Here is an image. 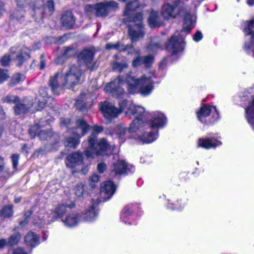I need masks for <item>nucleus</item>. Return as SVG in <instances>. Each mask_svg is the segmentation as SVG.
<instances>
[{"label": "nucleus", "mask_w": 254, "mask_h": 254, "mask_svg": "<svg viewBox=\"0 0 254 254\" xmlns=\"http://www.w3.org/2000/svg\"><path fill=\"white\" fill-rule=\"evenodd\" d=\"M82 72L79 66L71 65L65 73L57 71L53 76L50 78L49 85L54 94L60 93L62 87L70 88L79 82Z\"/></svg>", "instance_id": "1"}, {"label": "nucleus", "mask_w": 254, "mask_h": 254, "mask_svg": "<svg viewBox=\"0 0 254 254\" xmlns=\"http://www.w3.org/2000/svg\"><path fill=\"white\" fill-rule=\"evenodd\" d=\"M103 130V127L95 125L92 127V131L88 137V146L84 151L88 158H94L96 156H103L107 154L110 144L106 139L103 138L97 140L98 134Z\"/></svg>", "instance_id": "2"}, {"label": "nucleus", "mask_w": 254, "mask_h": 254, "mask_svg": "<svg viewBox=\"0 0 254 254\" xmlns=\"http://www.w3.org/2000/svg\"><path fill=\"white\" fill-rule=\"evenodd\" d=\"M128 92L131 94L139 93L142 96L149 95L154 89V81L151 76L143 75L136 78L131 75L126 78Z\"/></svg>", "instance_id": "3"}, {"label": "nucleus", "mask_w": 254, "mask_h": 254, "mask_svg": "<svg viewBox=\"0 0 254 254\" xmlns=\"http://www.w3.org/2000/svg\"><path fill=\"white\" fill-rule=\"evenodd\" d=\"M15 0L19 7L33 4L32 15L35 20L38 22H40L44 17L51 16L55 10L54 2L52 0H48L45 5H43V0Z\"/></svg>", "instance_id": "4"}, {"label": "nucleus", "mask_w": 254, "mask_h": 254, "mask_svg": "<svg viewBox=\"0 0 254 254\" xmlns=\"http://www.w3.org/2000/svg\"><path fill=\"white\" fill-rule=\"evenodd\" d=\"M123 83V79L120 76H119L116 79L107 83L104 88V90L106 93L120 99L118 102L119 106L118 110L120 111V114L124 111L125 112L127 110L129 105L132 104L128 102L126 99H121L127 95L122 87Z\"/></svg>", "instance_id": "5"}, {"label": "nucleus", "mask_w": 254, "mask_h": 254, "mask_svg": "<svg viewBox=\"0 0 254 254\" xmlns=\"http://www.w3.org/2000/svg\"><path fill=\"white\" fill-rule=\"evenodd\" d=\"M54 121V118H50L45 121H41L39 123H35L29 129V133L32 137L38 135L41 140H50L52 145L56 144L59 142V136L54 133L52 130H40V128L46 125H50Z\"/></svg>", "instance_id": "6"}, {"label": "nucleus", "mask_w": 254, "mask_h": 254, "mask_svg": "<svg viewBox=\"0 0 254 254\" xmlns=\"http://www.w3.org/2000/svg\"><path fill=\"white\" fill-rule=\"evenodd\" d=\"M90 126L83 119H79L76 121V127L71 130L74 136H70L66 139V147L75 148L80 142V138L84 135L89 130Z\"/></svg>", "instance_id": "7"}, {"label": "nucleus", "mask_w": 254, "mask_h": 254, "mask_svg": "<svg viewBox=\"0 0 254 254\" xmlns=\"http://www.w3.org/2000/svg\"><path fill=\"white\" fill-rule=\"evenodd\" d=\"M197 117L201 123L209 125L217 122L220 118V115L215 106L204 104L197 112Z\"/></svg>", "instance_id": "8"}, {"label": "nucleus", "mask_w": 254, "mask_h": 254, "mask_svg": "<svg viewBox=\"0 0 254 254\" xmlns=\"http://www.w3.org/2000/svg\"><path fill=\"white\" fill-rule=\"evenodd\" d=\"M144 112V108L141 106H135L133 104L129 105L127 110L125 112L126 116L129 118H131L132 116L135 117V119L130 124L129 132H136L139 128V126L144 123L145 120L143 118Z\"/></svg>", "instance_id": "9"}, {"label": "nucleus", "mask_w": 254, "mask_h": 254, "mask_svg": "<svg viewBox=\"0 0 254 254\" xmlns=\"http://www.w3.org/2000/svg\"><path fill=\"white\" fill-rule=\"evenodd\" d=\"M142 19V14L140 12L136 13L132 18H129L128 21L133 23L128 25V34L132 42L144 36Z\"/></svg>", "instance_id": "10"}, {"label": "nucleus", "mask_w": 254, "mask_h": 254, "mask_svg": "<svg viewBox=\"0 0 254 254\" xmlns=\"http://www.w3.org/2000/svg\"><path fill=\"white\" fill-rule=\"evenodd\" d=\"M172 0L174 3V5L166 2L162 6L161 14L165 19L169 20L183 15L186 10V6L181 3V0Z\"/></svg>", "instance_id": "11"}, {"label": "nucleus", "mask_w": 254, "mask_h": 254, "mask_svg": "<svg viewBox=\"0 0 254 254\" xmlns=\"http://www.w3.org/2000/svg\"><path fill=\"white\" fill-rule=\"evenodd\" d=\"M119 8L118 3L115 1L99 2L89 5L88 8L93 11L97 17H105L110 12L115 11Z\"/></svg>", "instance_id": "12"}, {"label": "nucleus", "mask_w": 254, "mask_h": 254, "mask_svg": "<svg viewBox=\"0 0 254 254\" xmlns=\"http://www.w3.org/2000/svg\"><path fill=\"white\" fill-rule=\"evenodd\" d=\"M149 127L147 125L144 123L140 125L137 129V131L142 132V134L139 135L138 138L143 144L152 143L158 137V130L151 127L149 128Z\"/></svg>", "instance_id": "13"}, {"label": "nucleus", "mask_w": 254, "mask_h": 254, "mask_svg": "<svg viewBox=\"0 0 254 254\" xmlns=\"http://www.w3.org/2000/svg\"><path fill=\"white\" fill-rule=\"evenodd\" d=\"M186 35L179 34L178 36L173 35L166 44V48L172 54L175 55L183 51L185 48L184 41Z\"/></svg>", "instance_id": "14"}, {"label": "nucleus", "mask_w": 254, "mask_h": 254, "mask_svg": "<svg viewBox=\"0 0 254 254\" xmlns=\"http://www.w3.org/2000/svg\"><path fill=\"white\" fill-rule=\"evenodd\" d=\"M149 119L145 121L144 124L148 125L149 128H153L159 130L164 127L167 123L165 115L162 112L155 111L149 114Z\"/></svg>", "instance_id": "15"}, {"label": "nucleus", "mask_w": 254, "mask_h": 254, "mask_svg": "<svg viewBox=\"0 0 254 254\" xmlns=\"http://www.w3.org/2000/svg\"><path fill=\"white\" fill-rule=\"evenodd\" d=\"M100 108L107 124L110 123L113 119L117 118L120 114V111L118 108L107 101L101 103Z\"/></svg>", "instance_id": "16"}, {"label": "nucleus", "mask_w": 254, "mask_h": 254, "mask_svg": "<svg viewBox=\"0 0 254 254\" xmlns=\"http://www.w3.org/2000/svg\"><path fill=\"white\" fill-rule=\"evenodd\" d=\"M30 49L24 46L13 47L10 49L11 54L15 55V57H13L12 58L16 62V65L18 66H21L26 61L30 58Z\"/></svg>", "instance_id": "17"}, {"label": "nucleus", "mask_w": 254, "mask_h": 254, "mask_svg": "<svg viewBox=\"0 0 254 254\" xmlns=\"http://www.w3.org/2000/svg\"><path fill=\"white\" fill-rule=\"evenodd\" d=\"M244 32L246 36H250V42H245L244 50L248 55L254 57V20L246 22Z\"/></svg>", "instance_id": "18"}, {"label": "nucleus", "mask_w": 254, "mask_h": 254, "mask_svg": "<svg viewBox=\"0 0 254 254\" xmlns=\"http://www.w3.org/2000/svg\"><path fill=\"white\" fill-rule=\"evenodd\" d=\"M134 170V166L127 165L125 160H119L111 166L110 175L112 177H116L133 173Z\"/></svg>", "instance_id": "19"}, {"label": "nucleus", "mask_w": 254, "mask_h": 254, "mask_svg": "<svg viewBox=\"0 0 254 254\" xmlns=\"http://www.w3.org/2000/svg\"><path fill=\"white\" fill-rule=\"evenodd\" d=\"M220 138L217 133H210L207 137L199 138L198 139L197 147L206 149L216 148L222 144V142L219 140Z\"/></svg>", "instance_id": "20"}, {"label": "nucleus", "mask_w": 254, "mask_h": 254, "mask_svg": "<svg viewBox=\"0 0 254 254\" xmlns=\"http://www.w3.org/2000/svg\"><path fill=\"white\" fill-rule=\"evenodd\" d=\"M54 221L53 215L51 214V211L50 212H48L45 209L42 208L38 211L35 215L33 223L39 227H42L45 225L50 224Z\"/></svg>", "instance_id": "21"}, {"label": "nucleus", "mask_w": 254, "mask_h": 254, "mask_svg": "<svg viewBox=\"0 0 254 254\" xmlns=\"http://www.w3.org/2000/svg\"><path fill=\"white\" fill-rule=\"evenodd\" d=\"M132 133L129 131V128L127 130V128L122 125H117L113 130L110 131V134L112 137L118 139L121 144L129 138L130 134Z\"/></svg>", "instance_id": "22"}, {"label": "nucleus", "mask_w": 254, "mask_h": 254, "mask_svg": "<svg viewBox=\"0 0 254 254\" xmlns=\"http://www.w3.org/2000/svg\"><path fill=\"white\" fill-rule=\"evenodd\" d=\"M75 207V203L71 202L69 204L66 203H60L58 204L56 207L51 210V214L53 215L54 221L62 218H64V215L67 212L68 209H72Z\"/></svg>", "instance_id": "23"}, {"label": "nucleus", "mask_w": 254, "mask_h": 254, "mask_svg": "<svg viewBox=\"0 0 254 254\" xmlns=\"http://www.w3.org/2000/svg\"><path fill=\"white\" fill-rule=\"evenodd\" d=\"M139 208L137 203L130 204L127 205L123 209L121 220L125 224L131 225L133 224V212Z\"/></svg>", "instance_id": "24"}, {"label": "nucleus", "mask_w": 254, "mask_h": 254, "mask_svg": "<svg viewBox=\"0 0 254 254\" xmlns=\"http://www.w3.org/2000/svg\"><path fill=\"white\" fill-rule=\"evenodd\" d=\"M82 221V217L80 214L76 212H72L65 215L61 221L64 225L68 228H72L76 226Z\"/></svg>", "instance_id": "25"}, {"label": "nucleus", "mask_w": 254, "mask_h": 254, "mask_svg": "<svg viewBox=\"0 0 254 254\" xmlns=\"http://www.w3.org/2000/svg\"><path fill=\"white\" fill-rule=\"evenodd\" d=\"M116 187L114 183L111 181L104 182L101 186L100 195L101 198L106 201L109 199L114 194Z\"/></svg>", "instance_id": "26"}, {"label": "nucleus", "mask_w": 254, "mask_h": 254, "mask_svg": "<svg viewBox=\"0 0 254 254\" xmlns=\"http://www.w3.org/2000/svg\"><path fill=\"white\" fill-rule=\"evenodd\" d=\"M184 14L185 15L183 20V29L180 34H183V33H185L186 35L190 33L195 27V18L193 17L190 12L187 11L186 8L183 15Z\"/></svg>", "instance_id": "27"}, {"label": "nucleus", "mask_w": 254, "mask_h": 254, "mask_svg": "<svg viewBox=\"0 0 254 254\" xmlns=\"http://www.w3.org/2000/svg\"><path fill=\"white\" fill-rule=\"evenodd\" d=\"M94 57L93 52L89 49H83L78 55V61L80 64H84L87 66L91 69H93L94 67L90 66Z\"/></svg>", "instance_id": "28"}, {"label": "nucleus", "mask_w": 254, "mask_h": 254, "mask_svg": "<svg viewBox=\"0 0 254 254\" xmlns=\"http://www.w3.org/2000/svg\"><path fill=\"white\" fill-rule=\"evenodd\" d=\"M100 200L98 199L92 200V204L90 207L84 213L81 214L82 217V221H92L95 219L98 215L96 208Z\"/></svg>", "instance_id": "29"}, {"label": "nucleus", "mask_w": 254, "mask_h": 254, "mask_svg": "<svg viewBox=\"0 0 254 254\" xmlns=\"http://www.w3.org/2000/svg\"><path fill=\"white\" fill-rule=\"evenodd\" d=\"M83 162V154L78 151L68 155L66 158V165L68 168H73Z\"/></svg>", "instance_id": "30"}, {"label": "nucleus", "mask_w": 254, "mask_h": 254, "mask_svg": "<svg viewBox=\"0 0 254 254\" xmlns=\"http://www.w3.org/2000/svg\"><path fill=\"white\" fill-rule=\"evenodd\" d=\"M61 21L64 27L67 29L73 27L75 23V18L71 11H66L63 14Z\"/></svg>", "instance_id": "31"}, {"label": "nucleus", "mask_w": 254, "mask_h": 254, "mask_svg": "<svg viewBox=\"0 0 254 254\" xmlns=\"http://www.w3.org/2000/svg\"><path fill=\"white\" fill-rule=\"evenodd\" d=\"M52 98L48 96L46 89L41 88L39 90V94L37 96L36 100L38 102V105L40 109H43L45 105L51 100Z\"/></svg>", "instance_id": "32"}, {"label": "nucleus", "mask_w": 254, "mask_h": 254, "mask_svg": "<svg viewBox=\"0 0 254 254\" xmlns=\"http://www.w3.org/2000/svg\"><path fill=\"white\" fill-rule=\"evenodd\" d=\"M25 243L27 246L35 247L39 244V237L35 233L29 232L25 237Z\"/></svg>", "instance_id": "33"}, {"label": "nucleus", "mask_w": 254, "mask_h": 254, "mask_svg": "<svg viewBox=\"0 0 254 254\" xmlns=\"http://www.w3.org/2000/svg\"><path fill=\"white\" fill-rule=\"evenodd\" d=\"M106 48L107 49L111 50V49H116L120 51H127V54H131L132 52L134 51L133 47L132 46L129 45L125 46L124 45H122L119 44V43L116 44H112L108 43L106 45Z\"/></svg>", "instance_id": "34"}, {"label": "nucleus", "mask_w": 254, "mask_h": 254, "mask_svg": "<svg viewBox=\"0 0 254 254\" xmlns=\"http://www.w3.org/2000/svg\"><path fill=\"white\" fill-rule=\"evenodd\" d=\"M142 6L139 4L138 0H134L128 3L124 11V15L127 16L131 14V12L136 10L137 8Z\"/></svg>", "instance_id": "35"}, {"label": "nucleus", "mask_w": 254, "mask_h": 254, "mask_svg": "<svg viewBox=\"0 0 254 254\" xmlns=\"http://www.w3.org/2000/svg\"><path fill=\"white\" fill-rule=\"evenodd\" d=\"M75 53V49L71 46H69L65 48L64 52L61 57H58L56 60V63L57 64H60L63 63V58L70 57L73 56Z\"/></svg>", "instance_id": "36"}, {"label": "nucleus", "mask_w": 254, "mask_h": 254, "mask_svg": "<svg viewBox=\"0 0 254 254\" xmlns=\"http://www.w3.org/2000/svg\"><path fill=\"white\" fill-rule=\"evenodd\" d=\"M85 94H81L80 96L76 100L74 104L75 107L80 111H83L87 108V104L85 102Z\"/></svg>", "instance_id": "37"}, {"label": "nucleus", "mask_w": 254, "mask_h": 254, "mask_svg": "<svg viewBox=\"0 0 254 254\" xmlns=\"http://www.w3.org/2000/svg\"><path fill=\"white\" fill-rule=\"evenodd\" d=\"M29 108L30 106L20 103L19 101L14 107V111L16 115H20L25 113Z\"/></svg>", "instance_id": "38"}, {"label": "nucleus", "mask_w": 254, "mask_h": 254, "mask_svg": "<svg viewBox=\"0 0 254 254\" xmlns=\"http://www.w3.org/2000/svg\"><path fill=\"white\" fill-rule=\"evenodd\" d=\"M158 14L157 12L155 11H152L150 12L149 16L148 19V23L150 27L153 28L158 26Z\"/></svg>", "instance_id": "39"}, {"label": "nucleus", "mask_w": 254, "mask_h": 254, "mask_svg": "<svg viewBox=\"0 0 254 254\" xmlns=\"http://www.w3.org/2000/svg\"><path fill=\"white\" fill-rule=\"evenodd\" d=\"M128 67V64L126 61L122 62H115L113 64L112 68L114 70L122 72L125 69Z\"/></svg>", "instance_id": "40"}, {"label": "nucleus", "mask_w": 254, "mask_h": 254, "mask_svg": "<svg viewBox=\"0 0 254 254\" xmlns=\"http://www.w3.org/2000/svg\"><path fill=\"white\" fill-rule=\"evenodd\" d=\"M21 238V235L19 233H15L11 235L7 240V246H12L18 244Z\"/></svg>", "instance_id": "41"}, {"label": "nucleus", "mask_w": 254, "mask_h": 254, "mask_svg": "<svg viewBox=\"0 0 254 254\" xmlns=\"http://www.w3.org/2000/svg\"><path fill=\"white\" fill-rule=\"evenodd\" d=\"M25 76L20 73L14 74L10 82V85H15L22 82L25 79Z\"/></svg>", "instance_id": "42"}, {"label": "nucleus", "mask_w": 254, "mask_h": 254, "mask_svg": "<svg viewBox=\"0 0 254 254\" xmlns=\"http://www.w3.org/2000/svg\"><path fill=\"white\" fill-rule=\"evenodd\" d=\"M181 200H178L176 203H172L170 202V200H168V203L167 207L172 210H180L183 209L186 205V203H180V201Z\"/></svg>", "instance_id": "43"}, {"label": "nucleus", "mask_w": 254, "mask_h": 254, "mask_svg": "<svg viewBox=\"0 0 254 254\" xmlns=\"http://www.w3.org/2000/svg\"><path fill=\"white\" fill-rule=\"evenodd\" d=\"M162 49V47L159 43L154 42L153 41H151L147 47V51L152 53H155L158 50H161Z\"/></svg>", "instance_id": "44"}, {"label": "nucleus", "mask_w": 254, "mask_h": 254, "mask_svg": "<svg viewBox=\"0 0 254 254\" xmlns=\"http://www.w3.org/2000/svg\"><path fill=\"white\" fill-rule=\"evenodd\" d=\"M1 215L4 217H10L13 215L12 206H4L0 211Z\"/></svg>", "instance_id": "45"}, {"label": "nucleus", "mask_w": 254, "mask_h": 254, "mask_svg": "<svg viewBox=\"0 0 254 254\" xmlns=\"http://www.w3.org/2000/svg\"><path fill=\"white\" fill-rule=\"evenodd\" d=\"M154 57L151 55H149L146 56L142 57L143 64L146 68L149 67L151 66L154 62Z\"/></svg>", "instance_id": "46"}, {"label": "nucleus", "mask_w": 254, "mask_h": 254, "mask_svg": "<svg viewBox=\"0 0 254 254\" xmlns=\"http://www.w3.org/2000/svg\"><path fill=\"white\" fill-rule=\"evenodd\" d=\"M19 101V99L17 96L13 95H7L3 99V102L9 104L14 103L16 105Z\"/></svg>", "instance_id": "47"}, {"label": "nucleus", "mask_w": 254, "mask_h": 254, "mask_svg": "<svg viewBox=\"0 0 254 254\" xmlns=\"http://www.w3.org/2000/svg\"><path fill=\"white\" fill-rule=\"evenodd\" d=\"M84 191V186L82 184H78L74 188L75 194L77 197H81L82 196Z\"/></svg>", "instance_id": "48"}, {"label": "nucleus", "mask_w": 254, "mask_h": 254, "mask_svg": "<svg viewBox=\"0 0 254 254\" xmlns=\"http://www.w3.org/2000/svg\"><path fill=\"white\" fill-rule=\"evenodd\" d=\"M11 160L13 168L16 170L17 168L19 163V155L17 153L13 154L11 156Z\"/></svg>", "instance_id": "49"}, {"label": "nucleus", "mask_w": 254, "mask_h": 254, "mask_svg": "<svg viewBox=\"0 0 254 254\" xmlns=\"http://www.w3.org/2000/svg\"><path fill=\"white\" fill-rule=\"evenodd\" d=\"M11 60L9 55H5L1 59L0 61V64L2 66H7Z\"/></svg>", "instance_id": "50"}, {"label": "nucleus", "mask_w": 254, "mask_h": 254, "mask_svg": "<svg viewBox=\"0 0 254 254\" xmlns=\"http://www.w3.org/2000/svg\"><path fill=\"white\" fill-rule=\"evenodd\" d=\"M143 64L142 57L138 56L132 62V65L134 67H137Z\"/></svg>", "instance_id": "51"}, {"label": "nucleus", "mask_w": 254, "mask_h": 254, "mask_svg": "<svg viewBox=\"0 0 254 254\" xmlns=\"http://www.w3.org/2000/svg\"><path fill=\"white\" fill-rule=\"evenodd\" d=\"M90 186L92 189H94L95 187V183H97L99 181V176L96 174H93L90 179Z\"/></svg>", "instance_id": "52"}, {"label": "nucleus", "mask_w": 254, "mask_h": 254, "mask_svg": "<svg viewBox=\"0 0 254 254\" xmlns=\"http://www.w3.org/2000/svg\"><path fill=\"white\" fill-rule=\"evenodd\" d=\"M8 76L7 71L0 68V83L6 80Z\"/></svg>", "instance_id": "53"}, {"label": "nucleus", "mask_w": 254, "mask_h": 254, "mask_svg": "<svg viewBox=\"0 0 254 254\" xmlns=\"http://www.w3.org/2000/svg\"><path fill=\"white\" fill-rule=\"evenodd\" d=\"M203 38V35L201 31L198 30L193 36V40L198 42L200 41Z\"/></svg>", "instance_id": "54"}, {"label": "nucleus", "mask_w": 254, "mask_h": 254, "mask_svg": "<svg viewBox=\"0 0 254 254\" xmlns=\"http://www.w3.org/2000/svg\"><path fill=\"white\" fill-rule=\"evenodd\" d=\"M23 16V11H18L15 10L12 14L11 15V16L13 18H15L16 19H20Z\"/></svg>", "instance_id": "55"}, {"label": "nucleus", "mask_w": 254, "mask_h": 254, "mask_svg": "<svg viewBox=\"0 0 254 254\" xmlns=\"http://www.w3.org/2000/svg\"><path fill=\"white\" fill-rule=\"evenodd\" d=\"M70 124V120L68 119L61 118V125L62 126L66 127L68 129H69V125Z\"/></svg>", "instance_id": "56"}, {"label": "nucleus", "mask_w": 254, "mask_h": 254, "mask_svg": "<svg viewBox=\"0 0 254 254\" xmlns=\"http://www.w3.org/2000/svg\"><path fill=\"white\" fill-rule=\"evenodd\" d=\"M107 166L105 163H100L97 166V170L100 173H103L106 170Z\"/></svg>", "instance_id": "57"}, {"label": "nucleus", "mask_w": 254, "mask_h": 254, "mask_svg": "<svg viewBox=\"0 0 254 254\" xmlns=\"http://www.w3.org/2000/svg\"><path fill=\"white\" fill-rule=\"evenodd\" d=\"M13 254H28L24 250L21 248L15 249L13 252Z\"/></svg>", "instance_id": "58"}, {"label": "nucleus", "mask_w": 254, "mask_h": 254, "mask_svg": "<svg viewBox=\"0 0 254 254\" xmlns=\"http://www.w3.org/2000/svg\"><path fill=\"white\" fill-rule=\"evenodd\" d=\"M5 246H7V241L6 239H0V249L3 248Z\"/></svg>", "instance_id": "59"}, {"label": "nucleus", "mask_w": 254, "mask_h": 254, "mask_svg": "<svg viewBox=\"0 0 254 254\" xmlns=\"http://www.w3.org/2000/svg\"><path fill=\"white\" fill-rule=\"evenodd\" d=\"M41 61H40V69H43L45 66V62L43 59L44 55H41L40 56Z\"/></svg>", "instance_id": "60"}, {"label": "nucleus", "mask_w": 254, "mask_h": 254, "mask_svg": "<svg viewBox=\"0 0 254 254\" xmlns=\"http://www.w3.org/2000/svg\"><path fill=\"white\" fill-rule=\"evenodd\" d=\"M32 214V211L31 210H28L25 212L24 214V218L28 220V219L30 218Z\"/></svg>", "instance_id": "61"}, {"label": "nucleus", "mask_w": 254, "mask_h": 254, "mask_svg": "<svg viewBox=\"0 0 254 254\" xmlns=\"http://www.w3.org/2000/svg\"><path fill=\"white\" fill-rule=\"evenodd\" d=\"M28 220L24 218L23 220L19 221V224L21 227H24L28 223Z\"/></svg>", "instance_id": "62"}, {"label": "nucleus", "mask_w": 254, "mask_h": 254, "mask_svg": "<svg viewBox=\"0 0 254 254\" xmlns=\"http://www.w3.org/2000/svg\"><path fill=\"white\" fill-rule=\"evenodd\" d=\"M247 3L250 6L254 5V0H247Z\"/></svg>", "instance_id": "63"}, {"label": "nucleus", "mask_w": 254, "mask_h": 254, "mask_svg": "<svg viewBox=\"0 0 254 254\" xmlns=\"http://www.w3.org/2000/svg\"><path fill=\"white\" fill-rule=\"evenodd\" d=\"M21 198H16L14 199V201L15 203H18L20 201Z\"/></svg>", "instance_id": "64"}]
</instances>
